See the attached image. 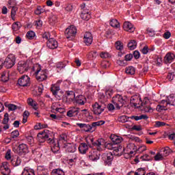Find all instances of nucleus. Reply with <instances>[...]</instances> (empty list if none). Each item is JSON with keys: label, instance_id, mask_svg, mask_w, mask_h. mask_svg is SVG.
<instances>
[{"label": "nucleus", "instance_id": "1", "mask_svg": "<svg viewBox=\"0 0 175 175\" xmlns=\"http://www.w3.org/2000/svg\"><path fill=\"white\" fill-rule=\"evenodd\" d=\"M37 136L40 143H44L45 140H48V143L51 144V151H53L54 154L59 151V146L54 144V139H53V138H50V131H49V130H44L39 133Z\"/></svg>", "mask_w": 175, "mask_h": 175}, {"label": "nucleus", "instance_id": "2", "mask_svg": "<svg viewBox=\"0 0 175 175\" xmlns=\"http://www.w3.org/2000/svg\"><path fill=\"white\" fill-rule=\"evenodd\" d=\"M85 142L88 144L89 147H93L96 151L100 152L105 150V139H98L95 141V138L93 137H87Z\"/></svg>", "mask_w": 175, "mask_h": 175}, {"label": "nucleus", "instance_id": "3", "mask_svg": "<svg viewBox=\"0 0 175 175\" xmlns=\"http://www.w3.org/2000/svg\"><path fill=\"white\" fill-rule=\"evenodd\" d=\"M34 70H36V77L38 81H44V80H46L49 70L46 69L42 70V66L39 64L35 66Z\"/></svg>", "mask_w": 175, "mask_h": 175}, {"label": "nucleus", "instance_id": "4", "mask_svg": "<svg viewBox=\"0 0 175 175\" xmlns=\"http://www.w3.org/2000/svg\"><path fill=\"white\" fill-rule=\"evenodd\" d=\"M112 103H113L117 110H120V109L126 103V97H123L120 94H116L112 98Z\"/></svg>", "mask_w": 175, "mask_h": 175}, {"label": "nucleus", "instance_id": "5", "mask_svg": "<svg viewBox=\"0 0 175 175\" xmlns=\"http://www.w3.org/2000/svg\"><path fill=\"white\" fill-rule=\"evenodd\" d=\"M137 150V148H136V146L135 144H129L127 145L126 148L124 150V157L126 159H130L132 157L136 154V151Z\"/></svg>", "mask_w": 175, "mask_h": 175}, {"label": "nucleus", "instance_id": "6", "mask_svg": "<svg viewBox=\"0 0 175 175\" xmlns=\"http://www.w3.org/2000/svg\"><path fill=\"white\" fill-rule=\"evenodd\" d=\"M61 83H62V81L61 80H58L56 83L52 85L51 88V91L53 94V96H55V98H56V99H57V100H61L62 96L59 95V90H61V88H59V85L61 84Z\"/></svg>", "mask_w": 175, "mask_h": 175}, {"label": "nucleus", "instance_id": "7", "mask_svg": "<svg viewBox=\"0 0 175 175\" xmlns=\"http://www.w3.org/2000/svg\"><path fill=\"white\" fill-rule=\"evenodd\" d=\"M14 65H16V57L13 54L8 55L4 61V66L7 69H10V68H13Z\"/></svg>", "mask_w": 175, "mask_h": 175}, {"label": "nucleus", "instance_id": "8", "mask_svg": "<svg viewBox=\"0 0 175 175\" xmlns=\"http://www.w3.org/2000/svg\"><path fill=\"white\" fill-rule=\"evenodd\" d=\"M130 103L132 107L139 108L141 107L143 101H142V98L140 97V95L136 94L131 96L130 99Z\"/></svg>", "mask_w": 175, "mask_h": 175}, {"label": "nucleus", "instance_id": "9", "mask_svg": "<svg viewBox=\"0 0 175 175\" xmlns=\"http://www.w3.org/2000/svg\"><path fill=\"white\" fill-rule=\"evenodd\" d=\"M64 33L67 39H70V38H75V36H76V34L77 33V29H76V27L71 25L66 29Z\"/></svg>", "mask_w": 175, "mask_h": 175}, {"label": "nucleus", "instance_id": "10", "mask_svg": "<svg viewBox=\"0 0 175 175\" xmlns=\"http://www.w3.org/2000/svg\"><path fill=\"white\" fill-rule=\"evenodd\" d=\"M15 154H18V155H22L23 154H27L28 152V146L25 144H20L17 148H12Z\"/></svg>", "mask_w": 175, "mask_h": 175}, {"label": "nucleus", "instance_id": "11", "mask_svg": "<svg viewBox=\"0 0 175 175\" xmlns=\"http://www.w3.org/2000/svg\"><path fill=\"white\" fill-rule=\"evenodd\" d=\"M105 109H106V107H105V105L102 104H99L98 103H95L92 105V111L96 116H99V114H102V113L105 111Z\"/></svg>", "mask_w": 175, "mask_h": 175}, {"label": "nucleus", "instance_id": "12", "mask_svg": "<svg viewBox=\"0 0 175 175\" xmlns=\"http://www.w3.org/2000/svg\"><path fill=\"white\" fill-rule=\"evenodd\" d=\"M28 69H29V63L28 62H19L18 64V70L21 75L23 73H25V72H28Z\"/></svg>", "mask_w": 175, "mask_h": 175}, {"label": "nucleus", "instance_id": "13", "mask_svg": "<svg viewBox=\"0 0 175 175\" xmlns=\"http://www.w3.org/2000/svg\"><path fill=\"white\" fill-rule=\"evenodd\" d=\"M88 158L90 161H92L93 162H96V161L99 160L100 158V152L93 149L88 154Z\"/></svg>", "mask_w": 175, "mask_h": 175}, {"label": "nucleus", "instance_id": "14", "mask_svg": "<svg viewBox=\"0 0 175 175\" xmlns=\"http://www.w3.org/2000/svg\"><path fill=\"white\" fill-rule=\"evenodd\" d=\"M18 84L21 87H28L31 84V79L28 75H23L18 80Z\"/></svg>", "mask_w": 175, "mask_h": 175}, {"label": "nucleus", "instance_id": "15", "mask_svg": "<svg viewBox=\"0 0 175 175\" xmlns=\"http://www.w3.org/2000/svg\"><path fill=\"white\" fill-rule=\"evenodd\" d=\"M113 158L114 156H113V154H111V152L105 153L103 154V159L105 165H107L108 166H110V165H111V162L113 161Z\"/></svg>", "mask_w": 175, "mask_h": 175}, {"label": "nucleus", "instance_id": "16", "mask_svg": "<svg viewBox=\"0 0 175 175\" xmlns=\"http://www.w3.org/2000/svg\"><path fill=\"white\" fill-rule=\"evenodd\" d=\"M77 126H79L80 129H83L84 132H94L95 129H92V126L90 124L85 123H77Z\"/></svg>", "mask_w": 175, "mask_h": 175}, {"label": "nucleus", "instance_id": "17", "mask_svg": "<svg viewBox=\"0 0 175 175\" xmlns=\"http://www.w3.org/2000/svg\"><path fill=\"white\" fill-rule=\"evenodd\" d=\"M0 171L3 175L10 174V168H9V163L8 162H3L0 165Z\"/></svg>", "mask_w": 175, "mask_h": 175}, {"label": "nucleus", "instance_id": "18", "mask_svg": "<svg viewBox=\"0 0 175 175\" xmlns=\"http://www.w3.org/2000/svg\"><path fill=\"white\" fill-rule=\"evenodd\" d=\"M140 107L143 111H145V113H152V108H151L148 101L144 100L143 103H141Z\"/></svg>", "mask_w": 175, "mask_h": 175}, {"label": "nucleus", "instance_id": "19", "mask_svg": "<svg viewBox=\"0 0 175 175\" xmlns=\"http://www.w3.org/2000/svg\"><path fill=\"white\" fill-rule=\"evenodd\" d=\"M93 37L91 32H86L85 33L83 37V42L86 44V46H90L92 44Z\"/></svg>", "mask_w": 175, "mask_h": 175}, {"label": "nucleus", "instance_id": "20", "mask_svg": "<svg viewBox=\"0 0 175 175\" xmlns=\"http://www.w3.org/2000/svg\"><path fill=\"white\" fill-rule=\"evenodd\" d=\"M46 46L49 49L54 50V49L58 47V42L54 38H49L46 42Z\"/></svg>", "mask_w": 175, "mask_h": 175}, {"label": "nucleus", "instance_id": "21", "mask_svg": "<svg viewBox=\"0 0 175 175\" xmlns=\"http://www.w3.org/2000/svg\"><path fill=\"white\" fill-rule=\"evenodd\" d=\"M123 29L127 32H135V27L131 22H124L123 24Z\"/></svg>", "mask_w": 175, "mask_h": 175}, {"label": "nucleus", "instance_id": "22", "mask_svg": "<svg viewBox=\"0 0 175 175\" xmlns=\"http://www.w3.org/2000/svg\"><path fill=\"white\" fill-rule=\"evenodd\" d=\"M174 58H175L174 53L169 52L165 55L164 57V61L165 64H172V62L174 61Z\"/></svg>", "mask_w": 175, "mask_h": 175}, {"label": "nucleus", "instance_id": "23", "mask_svg": "<svg viewBox=\"0 0 175 175\" xmlns=\"http://www.w3.org/2000/svg\"><path fill=\"white\" fill-rule=\"evenodd\" d=\"M88 147H90V146L88 143H81L80 144L78 150L81 154H86L87 151H88Z\"/></svg>", "mask_w": 175, "mask_h": 175}, {"label": "nucleus", "instance_id": "24", "mask_svg": "<svg viewBox=\"0 0 175 175\" xmlns=\"http://www.w3.org/2000/svg\"><path fill=\"white\" fill-rule=\"evenodd\" d=\"M38 175H49V170L44 168V166H38L37 167Z\"/></svg>", "mask_w": 175, "mask_h": 175}, {"label": "nucleus", "instance_id": "25", "mask_svg": "<svg viewBox=\"0 0 175 175\" xmlns=\"http://www.w3.org/2000/svg\"><path fill=\"white\" fill-rule=\"evenodd\" d=\"M74 99L76 103H77L78 105H81V106H83L85 103V97H84V96L83 95L77 96Z\"/></svg>", "mask_w": 175, "mask_h": 175}, {"label": "nucleus", "instance_id": "26", "mask_svg": "<svg viewBox=\"0 0 175 175\" xmlns=\"http://www.w3.org/2000/svg\"><path fill=\"white\" fill-rule=\"evenodd\" d=\"M79 108H72L69 111H67V116L68 117H74V116H77L79 114Z\"/></svg>", "mask_w": 175, "mask_h": 175}, {"label": "nucleus", "instance_id": "27", "mask_svg": "<svg viewBox=\"0 0 175 175\" xmlns=\"http://www.w3.org/2000/svg\"><path fill=\"white\" fill-rule=\"evenodd\" d=\"M131 117H128L127 116L122 115L118 116V122H121L122 124H125V122H128Z\"/></svg>", "mask_w": 175, "mask_h": 175}, {"label": "nucleus", "instance_id": "28", "mask_svg": "<svg viewBox=\"0 0 175 175\" xmlns=\"http://www.w3.org/2000/svg\"><path fill=\"white\" fill-rule=\"evenodd\" d=\"M22 175H35V171L28 167L24 168Z\"/></svg>", "mask_w": 175, "mask_h": 175}, {"label": "nucleus", "instance_id": "29", "mask_svg": "<svg viewBox=\"0 0 175 175\" xmlns=\"http://www.w3.org/2000/svg\"><path fill=\"white\" fill-rule=\"evenodd\" d=\"M11 163L14 167L20 166V165H21V159L18 157L13 158L11 160Z\"/></svg>", "mask_w": 175, "mask_h": 175}, {"label": "nucleus", "instance_id": "30", "mask_svg": "<svg viewBox=\"0 0 175 175\" xmlns=\"http://www.w3.org/2000/svg\"><path fill=\"white\" fill-rule=\"evenodd\" d=\"M27 103L29 106H31L34 110H38V103L36 101L33 100L32 98H28L27 99Z\"/></svg>", "mask_w": 175, "mask_h": 175}, {"label": "nucleus", "instance_id": "31", "mask_svg": "<svg viewBox=\"0 0 175 175\" xmlns=\"http://www.w3.org/2000/svg\"><path fill=\"white\" fill-rule=\"evenodd\" d=\"M81 18H82V20L88 21V20H90V18H91V15L90 14V13L88 12H85L83 10L81 12Z\"/></svg>", "mask_w": 175, "mask_h": 175}, {"label": "nucleus", "instance_id": "32", "mask_svg": "<svg viewBox=\"0 0 175 175\" xmlns=\"http://www.w3.org/2000/svg\"><path fill=\"white\" fill-rule=\"evenodd\" d=\"M129 174H133V175H145L146 174V169L144 168H139L136 170L135 172H129Z\"/></svg>", "mask_w": 175, "mask_h": 175}, {"label": "nucleus", "instance_id": "33", "mask_svg": "<svg viewBox=\"0 0 175 175\" xmlns=\"http://www.w3.org/2000/svg\"><path fill=\"white\" fill-rule=\"evenodd\" d=\"M111 139L113 144H120L122 142V137L117 135H113Z\"/></svg>", "mask_w": 175, "mask_h": 175}, {"label": "nucleus", "instance_id": "34", "mask_svg": "<svg viewBox=\"0 0 175 175\" xmlns=\"http://www.w3.org/2000/svg\"><path fill=\"white\" fill-rule=\"evenodd\" d=\"M131 120H135V121H139L140 120H148V116L147 115H141L139 116H132L130 118Z\"/></svg>", "mask_w": 175, "mask_h": 175}, {"label": "nucleus", "instance_id": "35", "mask_svg": "<svg viewBox=\"0 0 175 175\" xmlns=\"http://www.w3.org/2000/svg\"><path fill=\"white\" fill-rule=\"evenodd\" d=\"M126 75H129L130 76H132L133 75H135V73H136V70L135 69V68L133 66H129L127 68H126V70H125Z\"/></svg>", "mask_w": 175, "mask_h": 175}, {"label": "nucleus", "instance_id": "36", "mask_svg": "<svg viewBox=\"0 0 175 175\" xmlns=\"http://www.w3.org/2000/svg\"><path fill=\"white\" fill-rule=\"evenodd\" d=\"M9 71H4L1 74V80L4 83H6V81H9Z\"/></svg>", "mask_w": 175, "mask_h": 175}, {"label": "nucleus", "instance_id": "37", "mask_svg": "<svg viewBox=\"0 0 175 175\" xmlns=\"http://www.w3.org/2000/svg\"><path fill=\"white\" fill-rule=\"evenodd\" d=\"M111 27H113V28H120V23H118V21L117 19H112L110 21L109 23Z\"/></svg>", "mask_w": 175, "mask_h": 175}, {"label": "nucleus", "instance_id": "38", "mask_svg": "<svg viewBox=\"0 0 175 175\" xmlns=\"http://www.w3.org/2000/svg\"><path fill=\"white\" fill-rule=\"evenodd\" d=\"M104 124H105L104 120H100L98 122H92L91 126L92 127V129H94V131H95V128H96V126H100L101 125H104Z\"/></svg>", "mask_w": 175, "mask_h": 175}, {"label": "nucleus", "instance_id": "39", "mask_svg": "<svg viewBox=\"0 0 175 175\" xmlns=\"http://www.w3.org/2000/svg\"><path fill=\"white\" fill-rule=\"evenodd\" d=\"M66 94L67 95V97L69 99H71V100H73L76 98V94H75V92H73V91H66Z\"/></svg>", "mask_w": 175, "mask_h": 175}, {"label": "nucleus", "instance_id": "40", "mask_svg": "<svg viewBox=\"0 0 175 175\" xmlns=\"http://www.w3.org/2000/svg\"><path fill=\"white\" fill-rule=\"evenodd\" d=\"M12 28L13 31H17L21 28V23L20 22H15L12 24Z\"/></svg>", "mask_w": 175, "mask_h": 175}, {"label": "nucleus", "instance_id": "41", "mask_svg": "<svg viewBox=\"0 0 175 175\" xmlns=\"http://www.w3.org/2000/svg\"><path fill=\"white\" fill-rule=\"evenodd\" d=\"M137 46V43H136L135 40H131L128 44V47L130 49V50H135L136 49V46Z\"/></svg>", "mask_w": 175, "mask_h": 175}, {"label": "nucleus", "instance_id": "42", "mask_svg": "<svg viewBox=\"0 0 175 175\" xmlns=\"http://www.w3.org/2000/svg\"><path fill=\"white\" fill-rule=\"evenodd\" d=\"M167 100L168 101V105H171V106H174L175 103V96L170 95L167 97Z\"/></svg>", "mask_w": 175, "mask_h": 175}, {"label": "nucleus", "instance_id": "43", "mask_svg": "<svg viewBox=\"0 0 175 175\" xmlns=\"http://www.w3.org/2000/svg\"><path fill=\"white\" fill-rule=\"evenodd\" d=\"M52 175H65V172L61 169L53 170L51 172Z\"/></svg>", "mask_w": 175, "mask_h": 175}, {"label": "nucleus", "instance_id": "44", "mask_svg": "<svg viewBox=\"0 0 175 175\" xmlns=\"http://www.w3.org/2000/svg\"><path fill=\"white\" fill-rule=\"evenodd\" d=\"M26 36L29 39V40H32L33 39H35V36H36V34L33 31H29L27 33Z\"/></svg>", "mask_w": 175, "mask_h": 175}, {"label": "nucleus", "instance_id": "45", "mask_svg": "<svg viewBox=\"0 0 175 175\" xmlns=\"http://www.w3.org/2000/svg\"><path fill=\"white\" fill-rule=\"evenodd\" d=\"M76 146L75 145L68 144L67 145L66 151L67 152H75L76 151Z\"/></svg>", "mask_w": 175, "mask_h": 175}, {"label": "nucleus", "instance_id": "46", "mask_svg": "<svg viewBox=\"0 0 175 175\" xmlns=\"http://www.w3.org/2000/svg\"><path fill=\"white\" fill-rule=\"evenodd\" d=\"M105 148H107V150H113V151H117V149L111 143L106 144V142H105Z\"/></svg>", "mask_w": 175, "mask_h": 175}, {"label": "nucleus", "instance_id": "47", "mask_svg": "<svg viewBox=\"0 0 175 175\" xmlns=\"http://www.w3.org/2000/svg\"><path fill=\"white\" fill-rule=\"evenodd\" d=\"M116 48L117 50H119L120 51H122L124 49V44L121 41H117L115 44Z\"/></svg>", "mask_w": 175, "mask_h": 175}, {"label": "nucleus", "instance_id": "48", "mask_svg": "<svg viewBox=\"0 0 175 175\" xmlns=\"http://www.w3.org/2000/svg\"><path fill=\"white\" fill-rule=\"evenodd\" d=\"M154 64H156L157 66L162 65V57L159 56H155Z\"/></svg>", "mask_w": 175, "mask_h": 175}, {"label": "nucleus", "instance_id": "49", "mask_svg": "<svg viewBox=\"0 0 175 175\" xmlns=\"http://www.w3.org/2000/svg\"><path fill=\"white\" fill-rule=\"evenodd\" d=\"M170 148L169 147H165L164 149H163V157H167V155H170Z\"/></svg>", "mask_w": 175, "mask_h": 175}, {"label": "nucleus", "instance_id": "50", "mask_svg": "<svg viewBox=\"0 0 175 175\" xmlns=\"http://www.w3.org/2000/svg\"><path fill=\"white\" fill-rule=\"evenodd\" d=\"M166 125V123L164 122H161V121H157L155 122L154 127L155 128H161L162 126H165Z\"/></svg>", "mask_w": 175, "mask_h": 175}, {"label": "nucleus", "instance_id": "51", "mask_svg": "<svg viewBox=\"0 0 175 175\" xmlns=\"http://www.w3.org/2000/svg\"><path fill=\"white\" fill-rule=\"evenodd\" d=\"M18 136H20V133L17 130H15L11 133L12 139H17Z\"/></svg>", "mask_w": 175, "mask_h": 175}, {"label": "nucleus", "instance_id": "52", "mask_svg": "<svg viewBox=\"0 0 175 175\" xmlns=\"http://www.w3.org/2000/svg\"><path fill=\"white\" fill-rule=\"evenodd\" d=\"M140 159H142V161H151L152 158L148 154H144L140 157Z\"/></svg>", "mask_w": 175, "mask_h": 175}, {"label": "nucleus", "instance_id": "53", "mask_svg": "<svg viewBox=\"0 0 175 175\" xmlns=\"http://www.w3.org/2000/svg\"><path fill=\"white\" fill-rule=\"evenodd\" d=\"M100 57L102 58H110L111 57V55L107 52H101L100 54Z\"/></svg>", "mask_w": 175, "mask_h": 175}, {"label": "nucleus", "instance_id": "54", "mask_svg": "<svg viewBox=\"0 0 175 175\" xmlns=\"http://www.w3.org/2000/svg\"><path fill=\"white\" fill-rule=\"evenodd\" d=\"M154 161H162L163 159V155L158 152L154 157Z\"/></svg>", "mask_w": 175, "mask_h": 175}, {"label": "nucleus", "instance_id": "55", "mask_svg": "<svg viewBox=\"0 0 175 175\" xmlns=\"http://www.w3.org/2000/svg\"><path fill=\"white\" fill-rule=\"evenodd\" d=\"M147 33L149 35V36H155V30L151 29V28H148L147 29Z\"/></svg>", "mask_w": 175, "mask_h": 175}, {"label": "nucleus", "instance_id": "56", "mask_svg": "<svg viewBox=\"0 0 175 175\" xmlns=\"http://www.w3.org/2000/svg\"><path fill=\"white\" fill-rule=\"evenodd\" d=\"M113 91L112 89H109L105 92V95L107 96V98H111L113 96Z\"/></svg>", "mask_w": 175, "mask_h": 175}, {"label": "nucleus", "instance_id": "57", "mask_svg": "<svg viewBox=\"0 0 175 175\" xmlns=\"http://www.w3.org/2000/svg\"><path fill=\"white\" fill-rule=\"evenodd\" d=\"M9 122V113H6L4 115V118L3 119L2 124H8Z\"/></svg>", "mask_w": 175, "mask_h": 175}, {"label": "nucleus", "instance_id": "58", "mask_svg": "<svg viewBox=\"0 0 175 175\" xmlns=\"http://www.w3.org/2000/svg\"><path fill=\"white\" fill-rule=\"evenodd\" d=\"M77 160V156H76V154H73L72 158L68 159V163H73L76 162Z\"/></svg>", "mask_w": 175, "mask_h": 175}, {"label": "nucleus", "instance_id": "59", "mask_svg": "<svg viewBox=\"0 0 175 175\" xmlns=\"http://www.w3.org/2000/svg\"><path fill=\"white\" fill-rule=\"evenodd\" d=\"M174 79L175 76L174 74L173 73H168V75H167V79L169 80V81H172L174 80Z\"/></svg>", "mask_w": 175, "mask_h": 175}, {"label": "nucleus", "instance_id": "60", "mask_svg": "<svg viewBox=\"0 0 175 175\" xmlns=\"http://www.w3.org/2000/svg\"><path fill=\"white\" fill-rule=\"evenodd\" d=\"M66 65H65L63 62H60L56 64V68L57 69H64Z\"/></svg>", "mask_w": 175, "mask_h": 175}, {"label": "nucleus", "instance_id": "61", "mask_svg": "<svg viewBox=\"0 0 175 175\" xmlns=\"http://www.w3.org/2000/svg\"><path fill=\"white\" fill-rule=\"evenodd\" d=\"M64 9L66 12H72L73 10V5L71 4H67Z\"/></svg>", "mask_w": 175, "mask_h": 175}, {"label": "nucleus", "instance_id": "62", "mask_svg": "<svg viewBox=\"0 0 175 175\" xmlns=\"http://www.w3.org/2000/svg\"><path fill=\"white\" fill-rule=\"evenodd\" d=\"M165 107H166V105L161 104L157 105L156 110H157V111H162V110H165Z\"/></svg>", "mask_w": 175, "mask_h": 175}, {"label": "nucleus", "instance_id": "63", "mask_svg": "<svg viewBox=\"0 0 175 175\" xmlns=\"http://www.w3.org/2000/svg\"><path fill=\"white\" fill-rule=\"evenodd\" d=\"M43 128H46V126H43V124H41L40 123H38L36 126H34V129H36V131L42 129Z\"/></svg>", "mask_w": 175, "mask_h": 175}, {"label": "nucleus", "instance_id": "64", "mask_svg": "<svg viewBox=\"0 0 175 175\" xmlns=\"http://www.w3.org/2000/svg\"><path fill=\"white\" fill-rule=\"evenodd\" d=\"M50 117L53 120H61V118H62V117L61 116H57V115H55V114H51Z\"/></svg>", "mask_w": 175, "mask_h": 175}]
</instances>
